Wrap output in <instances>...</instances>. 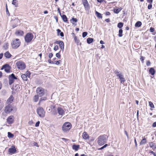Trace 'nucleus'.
<instances>
[{
  "mask_svg": "<svg viewBox=\"0 0 156 156\" xmlns=\"http://www.w3.org/2000/svg\"><path fill=\"white\" fill-rule=\"evenodd\" d=\"M80 147L79 145H76L74 144L72 146V149L75 151H77L79 148Z\"/></svg>",
  "mask_w": 156,
  "mask_h": 156,
  "instance_id": "obj_25",
  "label": "nucleus"
},
{
  "mask_svg": "<svg viewBox=\"0 0 156 156\" xmlns=\"http://www.w3.org/2000/svg\"><path fill=\"white\" fill-rule=\"evenodd\" d=\"M51 114L53 115H56L57 114V109L54 106H52L51 107Z\"/></svg>",
  "mask_w": 156,
  "mask_h": 156,
  "instance_id": "obj_15",
  "label": "nucleus"
},
{
  "mask_svg": "<svg viewBox=\"0 0 156 156\" xmlns=\"http://www.w3.org/2000/svg\"><path fill=\"white\" fill-rule=\"evenodd\" d=\"M142 22L140 21H137L135 23V26L136 27H141L142 25Z\"/></svg>",
  "mask_w": 156,
  "mask_h": 156,
  "instance_id": "obj_30",
  "label": "nucleus"
},
{
  "mask_svg": "<svg viewBox=\"0 0 156 156\" xmlns=\"http://www.w3.org/2000/svg\"><path fill=\"white\" fill-rule=\"evenodd\" d=\"M21 42L20 40L18 38H16L12 41L11 44L12 48L17 49L20 45Z\"/></svg>",
  "mask_w": 156,
  "mask_h": 156,
  "instance_id": "obj_3",
  "label": "nucleus"
},
{
  "mask_svg": "<svg viewBox=\"0 0 156 156\" xmlns=\"http://www.w3.org/2000/svg\"><path fill=\"white\" fill-rule=\"evenodd\" d=\"M78 20L76 18H74V16H73L72 18L70 20V23L73 24V25H76V24L75 23L77 22Z\"/></svg>",
  "mask_w": 156,
  "mask_h": 156,
  "instance_id": "obj_17",
  "label": "nucleus"
},
{
  "mask_svg": "<svg viewBox=\"0 0 156 156\" xmlns=\"http://www.w3.org/2000/svg\"><path fill=\"white\" fill-rule=\"evenodd\" d=\"M16 65L17 68L20 70H23L26 67L25 63L21 61H17L16 63Z\"/></svg>",
  "mask_w": 156,
  "mask_h": 156,
  "instance_id": "obj_7",
  "label": "nucleus"
},
{
  "mask_svg": "<svg viewBox=\"0 0 156 156\" xmlns=\"http://www.w3.org/2000/svg\"><path fill=\"white\" fill-rule=\"evenodd\" d=\"M16 151V149L14 146H12L9 149L8 152L11 154H14Z\"/></svg>",
  "mask_w": 156,
  "mask_h": 156,
  "instance_id": "obj_13",
  "label": "nucleus"
},
{
  "mask_svg": "<svg viewBox=\"0 0 156 156\" xmlns=\"http://www.w3.org/2000/svg\"><path fill=\"white\" fill-rule=\"evenodd\" d=\"M85 10L88 11L90 9V6L89 3L83 5Z\"/></svg>",
  "mask_w": 156,
  "mask_h": 156,
  "instance_id": "obj_26",
  "label": "nucleus"
},
{
  "mask_svg": "<svg viewBox=\"0 0 156 156\" xmlns=\"http://www.w3.org/2000/svg\"><path fill=\"white\" fill-rule=\"evenodd\" d=\"M54 62H55V64L57 65H58L60 64V62H61V60L55 61Z\"/></svg>",
  "mask_w": 156,
  "mask_h": 156,
  "instance_id": "obj_54",
  "label": "nucleus"
},
{
  "mask_svg": "<svg viewBox=\"0 0 156 156\" xmlns=\"http://www.w3.org/2000/svg\"><path fill=\"white\" fill-rule=\"evenodd\" d=\"M14 99V97L12 95H11L7 100V101L10 103L12 102Z\"/></svg>",
  "mask_w": 156,
  "mask_h": 156,
  "instance_id": "obj_31",
  "label": "nucleus"
},
{
  "mask_svg": "<svg viewBox=\"0 0 156 156\" xmlns=\"http://www.w3.org/2000/svg\"><path fill=\"white\" fill-rule=\"evenodd\" d=\"M4 69L5 71L7 73H9L10 72L11 69V67L9 64H5L2 67L1 69L2 70Z\"/></svg>",
  "mask_w": 156,
  "mask_h": 156,
  "instance_id": "obj_9",
  "label": "nucleus"
},
{
  "mask_svg": "<svg viewBox=\"0 0 156 156\" xmlns=\"http://www.w3.org/2000/svg\"><path fill=\"white\" fill-rule=\"evenodd\" d=\"M48 62L49 63L54 64L55 63V62L52 61L50 59H48Z\"/></svg>",
  "mask_w": 156,
  "mask_h": 156,
  "instance_id": "obj_52",
  "label": "nucleus"
},
{
  "mask_svg": "<svg viewBox=\"0 0 156 156\" xmlns=\"http://www.w3.org/2000/svg\"><path fill=\"white\" fill-rule=\"evenodd\" d=\"M146 143V139L145 137H144L143 139L141 141L140 144V145H142L144 144H145Z\"/></svg>",
  "mask_w": 156,
  "mask_h": 156,
  "instance_id": "obj_34",
  "label": "nucleus"
},
{
  "mask_svg": "<svg viewBox=\"0 0 156 156\" xmlns=\"http://www.w3.org/2000/svg\"><path fill=\"white\" fill-rule=\"evenodd\" d=\"M83 139L85 140H87L89 139V135L86 132H84L83 133Z\"/></svg>",
  "mask_w": 156,
  "mask_h": 156,
  "instance_id": "obj_24",
  "label": "nucleus"
},
{
  "mask_svg": "<svg viewBox=\"0 0 156 156\" xmlns=\"http://www.w3.org/2000/svg\"><path fill=\"white\" fill-rule=\"evenodd\" d=\"M124 25V23L122 22H119L117 25V27L118 28H119V29H122V27H123Z\"/></svg>",
  "mask_w": 156,
  "mask_h": 156,
  "instance_id": "obj_29",
  "label": "nucleus"
},
{
  "mask_svg": "<svg viewBox=\"0 0 156 156\" xmlns=\"http://www.w3.org/2000/svg\"><path fill=\"white\" fill-rule=\"evenodd\" d=\"M21 77L23 80L24 81H27V77L26 76L25 74H22L21 76Z\"/></svg>",
  "mask_w": 156,
  "mask_h": 156,
  "instance_id": "obj_37",
  "label": "nucleus"
},
{
  "mask_svg": "<svg viewBox=\"0 0 156 156\" xmlns=\"http://www.w3.org/2000/svg\"><path fill=\"white\" fill-rule=\"evenodd\" d=\"M147 0V2L149 3H153V0Z\"/></svg>",
  "mask_w": 156,
  "mask_h": 156,
  "instance_id": "obj_62",
  "label": "nucleus"
},
{
  "mask_svg": "<svg viewBox=\"0 0 156 156\" xmlns=\"http://www.w3.org/2000/svg\"><path fill=\"white\" fill-rule=\"evenodd\" d=\"M149 73L151 74L152 75H154L155 73V71L154 69L153 68H150L149 71Z\"/></svg>",
  "mask_w": 156,
  "mask_h": 156,
  "instance_id": "obj_23",
  "label": "nucleus"
},
{
  "mask_svg": "<svg viewBox=\"0 0 156 156\" xmlns=\"http://www.w3.org/2000/svg\"><path fill=\"white\" fill-rule=\"evenodd\" d=\"M13 118V116L11 115L9 116L7 118V122L9 124H12L13 122L14 121Z\"/></svg>",
  "mask_w": 156,
  "mask_h": 156,
  "instance_id": "obj_14",
  "label": "nucleus"
},
{
  "mask_svg": "<svg viewBox=\"0 0 156 156\" xmlns=\"http://www.w3.org/2000/svg\"><path fill=\"white\" fill-rule=\"evenodd\" d=\"M46 96H47V95H46ZM47 99V97L46 96H44V97L41 98L40 99L39 104L41 102H42V101H45Z\"/></svg>",
  "mask_w": 156,
  "mask_h": 156,
  "instance_id": "obj_33",
  "label": "nucleus"
},
{
  "mask_svg": "<svg viewBox=\"0 0 156 156\" xmlns=\"http://www.w3.org/2000/svg\"><path fill=\"white\" fill-rule=\"evenodd\" d=\"M117 77L119 79V81L121 83H123L126 81V80L124 77V75L122 73H120V74H118L117 75Z\"/></svg>",
  "mask_w": 156,
  "mask_h": 156,
  "instance_id": "obj_11",
  "label": "nucleus"
},
{
  "mask_svg": "<svg viewBox=\"0 0 156 156\" xmlns=\"http://www.w3.org/2000/svg\"><path fill=\"white\" fill-rule=\"evenodd\" d=\"M15 34L17 37H22L24 34V32L21 30H17L15 32Z\"/></svg>",
  "mask_w": 156,
  "mask_h": 156,
  "instance_id": "obj_10",
  "label": "nucleus"
},
{
  "mask_svg": "<svg viewBox=\"0 0 156 156\" xmlns=\"http://www.w3.org/2000/svg\"><path fill=\"white\" fill-rule=\"evenodd\" d=\"M152 126L153 127H156V122H154L153 123Z\"/></svg>",
  "mask_w": 156,
  "mask_h": 156,
  "instance_id": "obj_64",
  "label": "nucleus"
},
{
  "mask_svg": "<svg viewBox=\"0 0 156 156\" xmlns=\"http://www.w3.org/2000/svg\"><path fill=\"white\" fill-rule=\"evenodd\" d=\"M145 58V57H144V56H140V60L141 61L142 63H144V60Z\"/></svg>",
  "mask_w": 156,
  "mask_h": 156,
  "instance_id": "obj_49",
  "label": "nucleus"
},
{
  "mask_svg": "<svg viewBox=\"0 0 156 156\" xmlns=\"http://www.w3.org/2000/svg\"><path fill=\"white\" fill-rule=\"evenodd\" d=\"M30 74L31 73L29 71H27L26 73V76L27 77H30Z\"/></svg>",
  "mask_w": 156,
  "mask_h": 156,
  "instance_id": "obj_46",
  "label": "nucleus"
},
{
  "mask_svg": "<svg viewBox=\"0 0 156 156\" xmlns=\"http://www.w3.org/2000/svg\"><path fill=\"white\" fill-rule=\"evenodd\" d=\"M4 56L7 58H9L12 56L11 55L8 51H7L4 54Z\"/></svg>",
  "mask_w": 156,
  "mask_h": 156,
  "instance_id": "obj_28",
  "label": "nucleus"
},
{
  "mask_svg": "<svg viewBox=\"0 0 156 156\" xmlns=\"http://www.w3.org/2000/svg\"><path fill=\"white\" fill-rule=\"evenodd\" d=\"M152 3H149L147 6V9H151L152 8Z\"/></svg>",
  "mask_w": 156,
  "mask_h": 156,
  "instance_id": "obj_48",
  "label": "nucleus"
},
{
  "mask_svg": "<svg viewBox=\"0 0 156 156\" xmlns=\"http://www.w3.org/2000/svg\"><path fill=\"white\" fill-rule=\"evenodd\" d=\"M74 40L76 43H80V40L77 39L76 36H75L74 37Z\"/></svg>",
  "mask_w": 156,
  "mask_h": 156,
  "instance_id": "obj_44",
  "label": "nucleus"
},
{
  "mask_svg": "<svg viewBox=\"0 0 156 156\" xmlns=\"http://www.w3.org/2000/svg\"><path fill=\"white\" fill-rule=\"evenodd\" d=\"M40 123V122L39 121H38L37 122L35 125V126L36 127H37L39 126V124Z\"/></svg>",
  "mask_w": 156,
  "mask_h": 156,
  "instance_id": "obj_53",
  "label": "nucleus"
},
{
  "mask_svg": "<svg viewBox=\"0 0 156 156\" xmlns=\"http://www.w3.org/2000/svg\"><path fill=\"white\" fill-rule=\"evenodd\" d=\"M105 14L106 16H109L111 15V13H110V12H109L108 11H107L105 13Z\"/></svg>",
  "mask_w": 156,
  "mask_h": 156,
  "instance_id": "obj_56",
  "label": "nucleus"
},
{
  "mask_svg": "<svg viewBox=\"0 0 156 156\" xmlns=\"http://www.w3.org/2000/svg\"><path fill=\"white\" fill-rule=\"evenodd\" d=\"M33 37V35L31 32L27 33L24 37L25 42L27 43H30L32 40Z\"/></svg>",
  "mask_w": 156,
  "mask_h": 156,
  "instance_id": "obj_4",
  "label": "nucleus"
},
{
  "mask_svg": "<svg viewBox=\"0 0 156 156\" xmlns=\"http://www.w3.org/2000/svg\"><path fill=\"white\" fill-rule=\"evenodd\" d=\"M45 91L46 90L41 87H38L36 89L37 94L40 97H42L45 94Z\"/></svg>",
  "mask_w": 156,
  "mask_h": 156,
  "instance_id": "obj_6",
  "label": "nucleus"
},
{
  "mask_svg": "<svg viewBox=\"0 0 156 156\" xmlns=\"http://www.w3.org/2000/svg\"><path fill=\"white\" fill-rule=\"evenodd\" d=\"M62 139L65 142H67V141H69V139H67L65 138H62Z\"/></svg>",
  "mask_w": 156,
  "mask_h": 156,
  "instance_id": "obj_60",
  "label": "nucleus"
},
{
  "mask_svg": "<svg viewBox=\"0 0 156 156\" xmlns=\"http://www.w3.org/2000/svg\"><path fill=\"white\" fill-rule=\"evenodd\" d=\"M9 85H11L12 83H13L14 81V80L13 79H11L9 78Z\"/></svg>",
  "mask_w": 156,
  "mask_h": 156,
  "instance_id": "obj_41",
  "label": "nucleus"
},
{
  "mask_svg": "<svg viewBox=\"0 0 156 156\" xmlns=\"http://www.w3.org/2000/svg\"><path fill=\"white\" fill-rule=\"evenodd\" d=\"M55 42L54 43V47L53 49H58V45H55Z\"/></svg>",
  "mask_w": 156,
  "mask_h": 156,
  "instance_id": "obj_57",
  "label": "nucleus"
},
{
  "mask_svg": "<svg viewBox=\"0 0 156 156\" xmlns=\"http://www.w3.org/2000/svg\"><path fill=\"white\" fill-rule=\"evenodd\" d=\"M56 56L57 57L59 58L61 57V55L59 52L57 53L56 54Z\"/></svg>",
  "mask_w": 156,
  "mask_h": 156,
  "instance_id": "obj_58",
  "label": "nucleus"
},
{
  "mask_svg": "<svg viewBox=\"0 0 156 156\" xmlns=\"http://www.w3.org/2000/svg\"><path fill=\"white\" fill-rule=\"evenodd\" d=\"M9 78L13 80H16L17 78L15 76L14 74L12 73L11 75H10L9 76Z\"/></svg>",
  "mask_w": 156,
  "mask_h": 156,
  "instance_id": "obj_32",
  "label": "nucleus"
},
{
  "mask_svg": "<svg viewBox=\"0 0 156 156\" xmlns=\"http://www.w3.org/2000/svg\"><path fill=\"white\" fill-rule=\"evenodd\" d=\"M53 56V55L52 53H51L49 54L48 57L50 58H51Z\"/></svg>",
  "mask_w": 156,
  "mask_h": 156,
  "instance_id": "obj_59",
  "label": "nucleus"
},
{
  "mask_svg": "<svg viewBox=\"0 0 156 156\" xmlns=\"http://www.w3.org/2000/svg\"><path fill=\"white\" fill-rule=\"evenodd\" d=\"M97 2H99L100 3H102V2L104 1V0H97Z\"/></svg>",
  "mask_w": 156,
  "mask_h": 156,
  "instance_id": "obj_61",
  "label": "nucleus"
},
{
  "mask_svg": "<svg viewBox=\"0 0 156 156\" xmlns=\"http://www.w3.org/2000/svg\"><path fill=\"white\" fill-rule=\"evenodd\" d=\"M151 64V63L149 60H148L146 62V65L147 66H150Z\"/></svg>",
  "mask_w": 156,
  "mask_h": 156,
  "instance_id": "obj_51",
  "label": "nucleus"
},
{
  "mask_svg": "<svg viewBox=\"0 0 156 156\" xmlns=\"http://www.w3.org/2000/svg\"><path fill=\"white\" fill-rule=\"evenodd\" d=\"M149 105L151 108H154V105L153 103L151 101H149Z\"/></svg>",
  "mask_w": 156,
  "mask_h": 156,
  "instance_id": "obj_45",
  "label": "nucleus"
},
{
  "mask_svg": "<svg viewBox=\"0 0 156 156\" xmlns=\"http://www.w3.org/2000/svg\"><path fill=\"white\" fill-rule=\"evenodd\" d=\"M123 30L122 29H120L119 30V34H118V36L119 37H121L122 36L123 34Z\"/></svg>",
  "mask_w": 156,
  "mask_h": 156,
  "instance_id": "obj_35",
  "label": "nucleus"
},
{
  "mask_svg": "<svg viewBox=\"0 0 156 156\" xmlns=\"http://www.w3.org/2000/svg\"><path fill=\"white\" fill-rule=\"evenodd\" d=\"M55 43L59 45L60 49H64V43L62 41L60 40L56 41Z\"/></svg>",
  "mask_w": 156,
  "mask_h": 156,
  "instance_id": "obj_12",
  "label": "nucleus"
},
{
  "mask_svg": "<svg viewBox=\"0 0 156 156\" xmlns=\"http://www.w3.org/2000/svg\"><path fill=\"white\" fill-rule=\"evenodd\" d=\"M62 20L65 23H69V22L68 21V18L67 16L65 14H62Z\"/></svg>",
  "mask_w": 156,
  "mask_h": 156,
  "instance_id": "obj_19",
  "label": "nucleus"
},
{
  "mask_svg": "<svg viewBox=\"0 0 156 156\" xmlns=\"http://www.w3.org/2000/svg\"><path fill=\"white\" fill-rule=\"evenodd\" d=\"M39 97L38 95H35L34 97V100L35 102H37L39 99Z\"/></svg>",
  "mask_w": 156,
  "mask_h": 156,
  "instance_id": "obj_36",
  "label": "nucleus"
},
{
  "mask_svg": "<svg viewBox=\"0 0 156 156\" xmlns=\"http://www.w3.org/2000/svg\"><path fill=\"white\" fill-rule=\"evenodd\" d=\"M17 0H12V4L15 5V7H17L18 6L17 5V4H16V3L17 2Z\"/></svg>",
  "mask_w": 156,
  "mask_h": 156,
  "instance_id": "obj_40",
  "label": "nucleus"
},
{
  "mask_svg": "<svg viewBox=\"0 0 156 156\" xmlns=\"http://www.w3.org/2000/svg\"><path fill=\"white\" fill-rule=\"evenodd\" d=\"M95 14L96 16L98 18V19H102V15L101 13H100L99 12H98L96 10L95 11Z\"/></svg>",
  "mask_w": 156,
  "mask_h": 156,
  "instance_id": "obj_21",
  "label": "nucleus"
},
{
  "mask_svg": "<svg viewBox=\"0 0 156 156\" xmlns=\"http://www.w3.org/2000/svg\"><path fill=\"white\" fill-rule=\"evenodd\" d=\"M108 136L106 135H101L98 138V143L100 145H102L107 142Z\"/></svg>",
  "mask_w": 156,
  "mask_h": 156,
  "instance_id": "obj_1",
  "label": "nucleus"
},
{
  "mask_svg": "<svg viewBox=\"0 0 156 156\" xmlns=\"http://www.w3.org/2000/svg\"><path fill=\"white\" fill-rule=\"evenodd\" d=\"M57 110L58 113L60 115H62L65 113V112L63 110L61 107H58L57 108Z\"/></svg>",
  "mask_w": 156,
  "mask_h": 156,
  "instance_id": "obj_16",
  "label": "nucleus"
},
{
  "mask_svg": "<svg viewBox=\"0 0 156 156\" xmlns=\"http://www.w3.org/2000/svg\"><path fill=\"white\" fill-rule=\"evenodd\" d=\"M88 34V33L87 32H83L82 33V36L83 38L85 37Z\"/></svg>",
  "mask_w": 156,
  "mask_h": 156,
  "instance_id": "obj_43",
  "label": "nucleus"
},
{
  "mask_svg": "<svg viewBox=\"0 0 156 156\" xmlns=\"http://www.w3.org/2000/svg\"><path fill=\"white\" fill-rule=\"evenodd\" d=\"M17 108L16 106H14L12 104H9L5 107V112L6 113L10 112L12 111H16Z\"/></svg>",
  "mask_w": 156,
  "mask_h": 156,
  "instance_id": "obj_2",
  "label": "nucleus"
},
{
  "mask_svg": "<svg viewBox=\"0 0 156 156\" xmlns=\"http://www.w3.org/2000/svg\"><path fill=\"white\" fill-rule=\"evenodd\" d=\"M37 112L40 117H44V116L45 112L42 107H39L38 108L37 110Z\"/></svg>",
  "mask_w": 156,
  "mask_h": 156,
  "instance_id": "obj_8",
  "label": "nucleus"
},
{
  "mask_svg": "<svg viewBox=\"0 0 156 156\" xmlns=\"http://www.w3.org/2000/svg\"><path fill=\"white\" fill-rule=\"evenodd\" d=\"M105 21L107 23H108L110 21V19L107 18L105 20Z\"/></svg>",
  "mask_w": 156,
  "mask_h": 156,
  "instance_id": "obj_63",
  "label": "nucleus"
},
{
  "mask_svg": "<svg viewBox=\"0 0 156 156\" xmlns=\"http://www.w3.org/2000/svg\"><path fill=\"white\" fill-rule=\"evenodd\" d=\"M122 9V7H120L118 8H114L113 9V11L114 13L117 14L119 13Z\"/></svg>",
  "mask_w": 156,
  "mask_h": 156,
  "instance_id": "obj_20",
  "label": "nucleus"
},
{
  "mask_svg": "<svg viewBox=\"0 0 156 156\" xmlns=\"http://www.w3.org/2000/svg\"><path fill=\"white\" fill-rule=\"evenodd\" d=\"M9 46V44L8 42H6L4 43L3 45V47L4 49H8Z\"/></svg>",
  "mask_w": 156,
  "mask_h": 156,
  "instance_id": "obj_38",
  "label": "nucleus"
},
{
  "mask_svg": "<svg viewBox=\"0 0 156 156\" xmlns=\"http://www.w3.org/2000/svg\"><path fill=\"white\" fill-rule=\"evenodd\" d=\"M114 73L116 75V76H117V75L118 74H120V73H122L121 72L119 71L117 69H116V70H115V71Z\"/></svg>",
  "mask_w": 156,
  "mask_h": 156,
  "instance_id": "obj_42",
  "label": "nucleus"
},
{
  "mask_svg": "<svg viewBox=\"0 0 156 156\" xmlns=\"http://www.w3.org/2000/svg\"><path fill=\"white\" fill-rule=\"evenodd\" d=\"M82 2L83 5L88 3L87 0H82Z\"/></svg>",
  "mask_w": 156,
  "mask_h": 156,
  "instance_id": "obj_50",
  "label": "nucleus"
},
{
  "mask_svg": "<svg viewBox=\"0 0 156 156\" xmlns=\"http://www.w3.org/2000/svg\"><path fill=\"white\" fill-rule=\"evenodd\" d=\"M94 41V40L93 38L89 37L87 39V44H90Z\"/></svg>",
  "mask_w": 156,
  "mask_h": 156,
  "instance_id": "obj_22",
  "label": "nucleus"
},
{
  "mask_svg": "<svg viewBox=\"0 0 156 156\" xmlns=\"http://www.w3.org/2000/svg\"><path fill=\"white\" fill-rule=\"evenodd\" d=\"M149 145L151 148H152V149L153 151H154L156 148V145L155 143L153 142L149 143Z\"/></svg>",
  "mask_w": 156,
  "mask_h": 156,
  "instance_id": "obj_27",
  "label": "nucleus"
},
{
  "mask_svg": "<svg viewBox=\"0 0 156 156\" xmlns=\"http://www.w3.org/2000/svg\"><path fill=\"white\" fill-rule=\"evenodd\" d=\"M14 136V135L10 132L8 133V136L9 138H12Z\"/></svg>",
  "mask_w": 156,
  "mask_h": 156,
  "instance_id": "obj_39",
  "label": "nucleus"
},
{
  "mask_svg": "<svg viewBox=\"0 0 156 156\" xmlns=\"http://www.w3.org/2000/svg\"><path fill=\"white\" fill-rule=\"evenodd\" d=\"M71 127V124L69 122H65L62 126V130L64 132L69 131Z\"/></svg>",
  "mask_w": 156,
  "mask_h": 156,
  "instance_id": "obj_5",
  "label": "nucleus"
},
{
  "mask_svg": "<svg viewBox=\"0 0 156 156\" xmlns=\"http://www.w3.org/2000/svg\"><path fill=\"white\" fill-rule=\"evenodd\" d=\"M149 31L150 32L153 33L155 31V29L153 27H151L149 29Z\"/></svg>",
  "mask_w": 156,
  "mask_h": 156,
  "instance_id": "obj_47",
  "label": "nucleus"
},
{
  "mask_svg": "<svg viewBox=\"0 0 156 156\" xmlns=\"http://www.w3.org/2000/svg\"><path fill=\"white\" fill-rule=\"evenodd\" d=\"M57 32V35L58 36H60L61 37H63L64 36V34L63 32L61 31V30L58 29L56 30Z\"/></svg>",
  "mask_w": 156,
  "mask_h": 156,
  "instance_id": "obj_18",
  "label": "nucleus"
},
{
  "mask_svg": "<svg viewBox=\"0 0 156 156\" xmlns=\"http://www.w3.org/2000/svg\"><path fill=\"white\" fill-rule=\"evenodd\" d=\"M6 14L8 16H10V13L9 12L8 8H7L6 9Z\"/></svg>",
  "mask_w": 156,
  "mask_h": 156,
  "instance_id": "obj_55",
  "label": "nucleus"
}]
</instances>
